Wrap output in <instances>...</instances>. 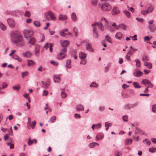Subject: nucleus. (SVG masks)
<instances>
[{"mask_svg":"<svg viewBox=\"0 0 156 156\" xmlns=\"http://www.w3.org/2000/svg\"><path fill=\"white\" fill-rule=\"evenodd\" d=\"M42 86L43 87L45 88H48V85L46 84V83L45 84L44 83V82L43 81H42Z\"/></svg>","mask_w":156,"mask_h":156,"instance_id":"nucleus-57","label":"nucleus"},{"mask_svg":"<svg viewBox=\"0 0 156 156\" xmlns=\"http://www.w3.org/2000/svg\"><path fill=\"white\" fill-rule=\"evenodd\" d=\"M0 27L3 31H4L6 29V26L2 22H0Z\"/></svg>","mask_w":156,"mask_h":156,"instance_id":"nucleus-30","label":"nucleus"},{"mask_svg":"<svg viewBox=\"0 0 156 156\" xmlns=\"http://www.w3.org/2000/svg\"><path fill=\"white\" fill-rule=\"evenodd\" d=\"M135 62L136 63V66L137 68H139L140 66V61L138 59H136L135 60Z\"/></svg>","mask_w":156,"mask_h":156,"instance_id":"nucleus-31","label":"nucleus"},{"mask_svg":"<svg viewBox=\"0 0 156 156\" xmlns=\"http://www.w3.org/2000/svg\"><path fill=\"white\" fill-rule=\"evenodd\" d=\"M8 86L7 84L5 82H4L2 83V88L3 89L6 87Z\"/></svg>","mask_w":156,"mask_h":156,"instance_id":"nucleus-52","label":"nucleus"},{"mask_svg":"<svg viewBox=\"0 0 156 156\" xmlns=\"http://www.w3.org/2000/svg\"><path fill=\"white\" fill-rule=\"evenodd\" d=\"M67 30L68 29H65L62 30L60 33V35L64 37H67L68 34L71 35V34L68 32Z\"/></svg>","mask_w":156,"mask_h":156,"instance_id":"nucleus-7","label":"nucleus"},{"mask_svg":"<svg viewBox=\"0 0 156 156\" xmlns=\"http://www.w3.org/2000/svg\"><path fill=\"white\" fill-rule=\"evenodd\" d=\"M115 154L116 156H121L122 155L121 153L118 151H116Z\"/></svg>","mask_w":156,"mask_h":156,"instance_id":"nucleus-56","label":"nucleus"},{"mask_svg":"<svg viewBox=\"0 0 156 156\" xmlns=\"http://www.w3.org/2000/svg\"><path fill=\"white\" fill-rule=\"evenodd\" d=\"M151 32H154L156 30V27L154 25H149L148 27Z\"/></svg>","mask_w":156,"mask_h":156,"instance_id":"nucleus-20","label":"nucleus"},{"mask_svg":"<svg viewBox=\"0 0 156 156\" xmlns=\"http://www.w3.org/2000/svg\"><path fill=\"white\" fill-rule=\"evenodd\" d=\"M34 24L37 27H39L40 25V23L37 21H35L34 22Z\"/></svg>","mask_w":156,"mask_h":156,"instance_id":"nucleus-48","label":"nucleus"},{"mask_svg":"<svg viewBox=\"0 0 156 156\" xmlns=\"http://www.w3.org/2000/svg\"><path fill=\"white\" fill-rule=\"evenodd\" d=\"M86 49L87 50L90 52H94V51L92 47V45L90 43H88L86 45Z\"/></svg>","mask_w":156,"mask_h":156,"instance_id":"nucleus-13","label":"nucleus"},{"mask_svg":"<svg viewBox=\"0 0 156 156\" xmlns=\"http://www.w3.org/2000/svg\"><path fill=\"white\" fill-rule=\"evenodd\" d=\"M33 140H31L29 138L28 140V144L29 145H30L33 143Z\"/></svg>","mask_w":156,"mask_h":156,"instance_id":"nucleus-63","label":"nucleus"},{"mask_svg":"<svg viewBox=\"0 0 156 156\" xmlns=\"http://www.w3.org/2000/svg\"><path fill=\"white\" fill-rule=\"evenodd\" d=\"M32 55L31 53L29 51H25L22 53V56L25 58H30Z\"/></svg>","mask_w":156,"mask_h":156,"instance_id":"nucleus-10","label":"nucleus"},{"mask_svg":"<svg viewBox=\"0 0 156 156\" xmlns=\"http://www.w3.org/2000/svg\"><path fill=\"white\" fill-rule=\"evenodd\" d=\"M40 49L38 47H36L35 49V55L37 56H39Z\"/></svg>","mask_w":156,"mask_h":156,"instance_id":"nucleus-38","label":"nucleus"},{"mask_svg":"<svg viewBox=\"0 0 156 156\" xmlns=\"http://www.w3.org/2000/svg\"><path fill=\"white\" fill-rule=\"evenodd\" d=\"M152 111L154 112H156V104L153 105L152 106Z\"/></svg>","mask_w":156,"mask_h":156,"instance_id":"nucleus-51","label":"nucleus"},{"mask_svg":"<svg viewBox=\"0 0 156 156\" xmlns=\"http://www.w3.org/2000/svg\"><path fill=\"white\" fill-rule=\"evenodd\" d=\"M153 7L152 6L149 7V9L146 11L147 13H149L151 12L153 10Z\"/></svg>","mask_w":156,"mask_h":156,"instance_id":"nucleus-45","label":"nucleus"},{"mask_svg":"<svg viewBox=\"0 0 156 156\" xmlns=\"http://www.w3.org/2000/svg\"><path fill=\"white\" fill-rule=\"evenodd\" d=\"M87 56V54L86 53L80 52L79 53V57L80 58L82 59H85Z\"/></svg>","mask_w":156,"mask_h":156,"instance_id":"nucleus-16","label":"nucleus"},{"mask_svg":"<svg viewBox=\"0 0 156 156\" xmlns=\"http://www.w3.org/2000/svg\"><path fill=\"white\" fill-rule=\"evenodd\" d=\"M48 94V91L47 90H44L43 91V95L47 96Z\"/></svg>","mask_w":156,"mask_h":156,"instance_id":"nucleus-60","label":"nucleus"},{"mask_svg":"<svg viewBox=\"0 0 156 156\" xmlns=\"http://www.w3.org/2000/svg\"><path fill=\"white\" fill-rule=\"evenodd\" d=\"M24 15L25 16H27L28 17H30L31 15L29 11H26Z\"/></svg>","mask_w":156,"mask_h":156,"instance_id":"nucleus-43","label":"nucleus"},{"mask_svg":"<svg viewBox=\"0 0 156 156\" xmlns=\"http://www.w3.org/2000/svg\"><path fill=\"white\" fill-rule=\"evenodd\" d=\"M123 36V35L120 32L117 33L115 35V37L119 39H121Z\"/></svg>","mask_w":156,"mask_h":156,"instance_id":"nucleus-18","label":"nucleus"},{"mask_svg":"<svg viewBox=\"0 0 156 156\" xmlns=\"http://www.w3.org/2000/svg\"><path fill=\"white\" fill-rule=\"evenodd\" d=\"M28 42L29 43L32 45H34L36 42L35 39L34 37H31L29 40Z\"/></svg>","mask_w":156,"mask_h":156,"instance_id":"nucleus-23","label":"nucleus"},{"mask_svg":"<svg viewBox=\"0 0 156 156\" xmlns=\"http://www.w3.org/2000/svg\"><path fill=\"white\" fill-rule=\"evenodd\" d=\"M133 84L134 87L136 88H140L141 87V86L139 85V83L137 82H133Z\"/></svg>","mask_w":156,"mask_h":156,"instance_id":"nucleus-32","label":"nucleus"},{"mask_svg":"<svg viewBox=\"0 0 156 156\" xmlns=\"http://www.w3.org/2000/svg\"><path fill=\"white\" fill-rule=\"evenodd\" d=\"M76 109L78 111H83L84 110V108L82 105H76Z\"/></svg>","mask_w":156,"mask_h":156,"instance_id":"nucleus-21","label":"nucleus"},{"mask_svg":"<svg viewBox=\"0 0 156 156\" xmlns=\"http://www.w3.org/2000/svg\"><path fill=\"white\" fill-rule=\"evenodd\" d=\"M20 88V86L18 84L12 87V89L18 91Z\"/></svg>","mask_w":156,"mask_h":156,"instance_id":"nucleus-40","label":"nucleus"},{"mask_svg":"<svg viewBox=\"0 0 156 156\" xmlns=\"http://www.w3.org/2000/svg\"><path fill=\"white\" fill-rule=\"evenodd\" d=\"M22 74V77L24 78L26 76H27L28 74V73L27 71H26L25 72H22L21 73Z\"/></svg>","mask_w":156,"mask_h":156,"instance_id":"nucleus-42","label":"nucleus"},{"mask_svg":"<svg viewBox=\"0 0 156 156\" xmlns=\"http://www.w3.org/2000/svg\"><path fill=\"white\" fill-rule=\"evenodd\" d=\"M112 13V15H115L120 13V10L118 7L115 6L113 7Z\"/></svg>","mask_w":156,"mask_h":156,"instance_id":"nucleus-8","label":"nucleus"},{"mask_svg":"<svg viewBox=\"0 0 156 156\" xmlns=\"http://www.w3.org/2000/svg\"><path fill=\"white\" fill-rule=\"evenodd\" d=\"M52 45L51 44L49 43H46L44 46V48L47 49L48 48H49V51L50 52L52 51L53 49L52 48Z\"/></svg>","mask_w":156,"mask_h":156,"instance_id":"nucleus-15","label":"nucleus"},{"mask_svg":"<svg viewBox=\"0 0 156 156\" xmlns=\"http://www.w3.org/2000/svg\"><path fill=\"white\" fill-rule=\"evenodd\" d=\"M143 74V73L140 70H138L136 72H134L133 74L134 76L139 77Z\"/></svg>","mask_w":156,"mask_h":156,"instance_id":"nucleus-17","label":"nucleus"},{"mask_svg":"<svg viewBox=\"0 0 156 156\" xmlns=\"http://www.w3.org/2000/svg\"><path fill=\"white\" fill-rule=\"evenodd\" d=\"M67 19V17L66 16L63 15H61L59 16V19L61 20H64Z\"/></svg>","mask_w":156,"mask_h":156,"instance_id":"nucleus-29","label":"nucleus"},{"mask_svg":"<svg viewBox=\"0 0 156 156\" xmlns=\"http://www.w3.org/2000/svg\"><path fill=\"white\" fill-rule=\"evenodd\" d=\"M7 21L9 26L13 28L14 27L15 23L14 20L13 19L11 18H9L7 20Z\"/></svg>","mask_w":156,"mask_h":156,"instance_id":"nucleus-9","label":"nucleus"},{"mask_svg":"<svg viewBox=\"0 0 156 156\" xmlns=\"http://www.w3.org/2000/svg\"><path fill=\"white\" fill-rule=\"evenodd\" d=\"M12 57L13 58L18 60L20 62H21L22 61V59L17 55L15 54Z\"/></svg>","mask_w":156,"mask_h":156,"instance_id":"nucleus-19","label":"nucleus"},{"mask_svg":"<svg viewBox=\"0 0 156 156\" xmlns=\"http://www.w3.org/2000/svg\"><path fill=\"white\" fill-rule=\"evenodd\" d=\"M72 19L74 22L76 21L77 19V17L75 12H73L71 15Z\"/></svg>","mask_w":156,"mask_h":156,"instance_id":"nucleus-22","label":"nucleus"},{"mask_svg":"<svg viewBox=\"0 0 156 156\" xmlns=\"http://www.w3.org/2000/svg\"><path fill=\"white\" fill-rule=\"evenodd\" d=\"M96 25H98L101 31H103L104 30V27L101 22H94L91 25L92 27H95Z\"/></svg>","mask_w":156,"mask_h":156,"instance_id":"nucleus-6","label":"nucleus"},{"mask_svg":"<svg viewBox=\"0 0 156 156\" xmlns=\"http://www.w3.org/2000/svg\"><path fill=\"white\" fill-rule=\"evenodd\" d=\"M98 86V84L96 83L93 82L90 85V87H96Z\"/></svg>","mask_w":156,"mask_h":156,"instance_id":"nucleus-44","label":"nucleus"},{"mask_svg":"<svg viewBox=\"0 0 156 156\" xmlns=\"http://www.w3.org/2000/svg\"><path fill=\"white\" fill-rule=\"evenodd\" d=\"M93 27V31L94 36L96 38H98L99 37V35L98 30H96L95 27Z\"/></svg>","mask_w":156,"mask_h":156,"instance_id":"nucleus-11","label":"nucleus"},{"mask_svg":"<svg viewBox=\"0 0 156 156\" xmlns=\"http://www.w3.org/2000/svg\"><path fill=\"white\" fill-rule=\"evenodd\" d=\"M60 42L62 46L64 48L60 50L59 54L57 55V58L58 59L62 60L66 56V47L68 46L70 42L67 40H61Z\"/></svg>","mask_w":156,"mask_h":156,"instance_id":"nucleus-1","label":"nucleus"},{"mask_svg":"<svg viewBox=\"0 0 156 156\" xmlns=\"http://www.w3.org/2000/svg\"><path fill=\"white\" fill-rule=\"evenodd\" d=\"M28 66H32L35 64V63L33 61L31 60H27Z\"/></svg>","mask_w":156,"mask_h":156,"instance_id":"nucleus-37","label":"nucleus"},{"mask_svg":"<svg viewBox=\"0 0 156 156\" xmlns=\"http://www.w3.org/2000/svg\"><path fill=\"white\" fill-rule=\"evenodd\" d=\"M129 48V50L127 52V54H128V55H129V56H130L132 55V54L135 51H136V49L134 48H133L132 46L130 47Z\"/></svg>","mask_w":156,"mask_h":156,"instance_id":"nucleus-14","label":"nucleus"},{"mask_svg":"<svg viewBox=\"0 0 156 156\" xmlns=\"http://www.w3.org/2000/svg\"><path fill=\"white\" fill-rule=\"evenodd\" d=\"M95 125V127L97 129L100 128L101 126V124L100 123Z\"/></svg>","mask_w":156,"mask_h":156,"instance_id":"nucleus-64","label":"nucleus"},{"mask_svg":"<svg viewBox=\"0 0 156 156\" xmlns=\"http://www.w3.org/2000/svg\"><path fill=\"white\" fill-rule=\"evenodd\" d=\"M61 97L63 98H65L67 96V94L65 93L64 90H62L61 93Z\"/></svg>","mask_w":156,"mask_h":156,"instance_id":"nucleus-41","label":"nucleus"},{"mask_svg":"<svg viewBox=\"0 0 156 156\" xmlns=\"http://www.w3.org/2000/svg\"><path fill=\"white\" fill-rule=\"evenodd\" d=\"M36 124V122L35 121H34L33 122L32 124L31 125L28 124L27 127L28 129H30V127H32L33 129H34V128Z\"/></svg>","mask_w":156,"mask_h":156,"instance_id":"nucleus-34","label":"nucleus"},{"mask_svg":"<svg viewBox=\"0 0 156 156\" xmlns=\"http://www.w3.org/2000/svg\"><path fill=\"white\" fill-rule=\"evenodd\" d=\"M136 20H137L138 21L142 23L143 21V19L142 18H136Z\"/></svg>","mask_w":156,"mask_h":156,"instance_id":"nucleus-62","label":"nucleus"},{"mask_svg":"<svg viewBox=\"0 0 156 156\" xmlns=\"http://www.w3.org/2000/svg\"><path fill=\"white\" fill-rule=\"evenodd\" d=\"M145 66H147L148 68L151 69L152 68V65L151 63L145 62L144 64Z\"/></svg>","mask_w":156,"mask_h":156,"instance_id":"nucleus-24","label":"nucleus"},{"mask_svg":"<svg viewBox=\"0 0 156 156\" xmlns=\"http://www.w3.org/2000/svg\"><path fill=\"white\" fill-rule=\"evenodd\" d=\"M122 118L123 121L125 122L127 121V116L124 115L122 116Z\"/></svg>","mask_w":156,"mask_h":156,"instance_id":"nucleus-61","label":"nucleus"},{"mask_svg":"<svg viewBox=\"0 0 156 156\" xmlns=\"http://www.w3.org/2000/svg\"><path fill=\"white\" fill-rule=\"evenodd\" d=\"M119 28H121L123 30H125L126 29V27L125 25L123 24H121L118 27H116V29L118 30Z\"/></svg>","mask_w":156,"mask_h":156,"instance_id":"nucleus-25","label":"nucleus"},{"mask_svg":"<svg viewBox=\"0 0 156 156\" xmlns=\"http://www.w3.org/2000/svg\"><path fill=\"white\" fill-rule=\"evenodd\" d=\"M71 61L70 60H68L66 62V66L68 68H70L71 67Z\"/></svg>","mask_w":156,"mask_h":156,"instance_id":"nucleus-33","label":"nucleus"},{"mask_svg":"<svg viewBox=\"0 0 156 156\" xmlns=\"http://www.w3.org/2000/svg\"><path fill=\"white\" fill-rule=\"evenodd\" d=\"M112 124L111 123L109 124L108 122H105V126L106 127V130H108V129L109 126H111Z\"/></svg>","mask_w":156,"mask_h":156,"instance_id":"nucleus-46","label":"nucleus"},{"mask_svg":"<svg viewBox=\"0 0 156 156\" xmlns=\"http://www.w3.org/2000/svg\"><path fill=\"white\" fill-rule=\"evenodd\" d=\"M87 63V61L85 60H81L80 62V64L83 65H85Z\"/></svg>","mask_w":156,"mask_h":156,"instance_id":"nucleus-59","label":"nucleus"},{"mask_svg":"<svg viewBox=\"0 0 156 156\" xmlns=\"http://www.w3.org/2000/svg\"><path fill=\"white\" fill-rule=\"evenodd\" d=\"M142 60L144 62H146L149 61V59L147 57L146 55H144L143 57Z\"/></svg>","mask_w":156,"mask_h":156,"instance_id":"nucleus-39","label":"nucleus"},{"mask_svg":"<svg viewBox=\"0 0 156 156\" xmlns=\"http://www.w3.org/2000/svg\"><path fill=\"white\" fill-rule=\"evenodd\" d=\"M23 96L24 97H25L26 98H27L28 100V101L29 102H30V99L29 98V96L28 94H25L23 95Z\"/></svg>","mask_w":156,"mask_h":156,"instance_id":"nucleus-58","label":"nucleus"},{"mask_svg":"<svg viewBox=\"0 0 156 156\" xmlns=\"http://www.w3.org/2000/svg\"><path fill=\"white\" fill-rule=\"evenodd\" d=\"M23 33L25 38H27L33 35L34 33L32 30L25 29L23 31Z\"/></svg>","mask_w":156,"mask_h":156,"instance_id":"nucleus-4","label":"nucleus"},{"mask_svg":"<svg viewBox=\"0 0 156 156\" xmlns=\"http://www.w3.org/2000/svg\"><path fill=\"white\" fill-rule=\"evenodd\" d=\"M150 81L147 79H144L142 80V83L146 86L147 85H148V84L150 83Z\"/></svg>","mask_w":156,"mask_h":156,"instance_id":"nucleus-28","label":"nucleus"},{"mask_svg":"<svg viewBox=\"0 0 156 156\" xmlns=\"http://www.w3.org/2000/svg\"><path fill=\"white\" fill-rule=\"evenodd\" d=\"M103 137V135L101 133L98 134L96 136V139L97 140L102 138Z\"/></svg>","mask_w":156,"mask_h":156,"instance_id":"nucleus-27","label":"nucleus"},{"mask_svg":"<svg viewBox=\"0 0 156 156\" xmlns=\"http://www.w3.org/2000/svg\"><path fill=\"white\" fill-rule=\"evenodd\" d=\"M98 2V0H91V3L92 6L96 7L97 6Z\"/></svg>","mask_w":156,"mask_h":156,"instance_id":"nucleus-26","label":"nucleus"},{"mask_svg":"<svg viewBox=\"0 0 156 156\" xmlns=\"http://www.w3.org/2000/svg\"><path fill=\"white\" fill-rule=\"evenodd\" d=\"M149 151L151 152H154L156 151V148L154 147L150 148L149 149Z\"/></svg>","mask_w":156,"mask_h":156,"instance_id":"nucleus-50","label":"nucleus"},{"mask_svg":"<svg viewBox=\"0 0 156 156\" xmlns=\"http://www.w3.org/2000/svg\"><path fill=\"white\" fill-rule=\"evenodd\" d=\"M143 142L144 143H145L146 144H147V145H149L151 144L150 142H149L148 141V140L147 139H146L144 140H143Z\"/></svg>","mask_w":156,"mask_h":156,"instance_id":"nucleus-55","label":"nucleus"},{"mask_svg":"<svg viewBox=\"0 0 156 156\" xmlns=\"http://www.w3.org/2000/svg\"><path fill=\"white\" fill-rule=\"evenodd\" d=\"M56 119V116H54L52 117L50 121L52 123L54 122L55 121Z\"/></svg>","mask_w":156,"mask_h":156,"instance_id":"nucleus-53","label":"nucleus"},{"mask_svg":"<svg viewBox=\"0 0 156 156\" xmlns=\"http://www.w3.org/2000/svg\"><path fill=\"white\" fill-rule=\"evenodd\" d=\"M53 79L55 82L58 83H59L60 80V75H54Z\"/></svg>","mask_w":156,"mask_h":156,"instance_id":"nucleus-12","label":"nucleus"},{"mask_svg":"<svg viewBox=\"0 0 156 156\" xmlns=\"http://www.w3.org/2000/svg\"><path fill=\"white\" fill-rule=\"evenodd\" d=\"M101 21L103 22H104L106 23V24H105V26H108V20L106 19L105 18L102 17L101 19Z\"/></svg>","mask_w":156,"mask_h":156,"instance_id":"nucleus-36","label":"nucleus"},{"mask_svg":"<svg viewBox=\"0 0 156 156\" xmlns=\"http://www.w3.org/2000/svg\"><path fill=\"white\" fill-rule=\"evenodd\" d=\"M11 39L12 42L19 46H23L25 45L23 36L17 33L13 32L11 33Z\"/></svg>","mask_w":156,"mask_h":156,"instance_id":"nucleus-2","label":"nucleus"},{"mask_svg":"<svg viewBox=\"0 0 156 156\" xmlns=\"http://www.w3.org/2000/svg\"><path fill=\"white\" fill-rule=\"evenodd\" d=\"M50 62L51 64H52L54 66H57L58 64V63L57 62L55 61H51Z\"/></svg>","mask_w":156,"mask_h":156,"instance_id":"nucleus-54","label":"nucleus"},{"mask_svg":"<svg viewBox=\"0 0 156 156\" xmlns=\"http://www.w3.org/2000/svg\"><path fill=\"white\" fill-rule=\"evenodd\" d=\"M105 38L106 39V40L108 41L110 43H112L111 37H109L108 35L106 36L105 37Z\"/></svg>","mask_w":156,"mask_h":156,"instance_id":"nucleus-47","label":"nucleus"},{"mask_svg":"<svg viewBox=\"0 0 156 156\" xmlns=\"http://www.w3.org/2000/svg\"><path fill=\"white\" fill-rule=\"evenodd\" d=\"M96 145H99V144L98 143L96 142H93V143L90 144H89V147L91 148H93L95 147Z\"/></svg>","mask_w":156,"mask_h":156,"instance_id":"nucleus-35","label":"nucleus"},{"mask_svg":"<svg viewBox=\"0 0 156 156\" xmlns=\"http://www.w3.org/2000/svg\"><path fill=\"white\" fill-rule=\"evenodd\" d=\"M112 7L111 5L108 3H103L101 6V9L103 11H108L111 10Z\"/></svg>","mask_w":156,"mask_h":156,"instance_id":"nucleus-3","label":"nucleus"},{"mask_svg":"<svg viewBox=\"0 0 156 156\" xmlns=\"http://www.w3.org/2000/svg\"><path fill=\"white\" fill-rule=\"evenodd\" d=\"M73 31L75 33V36H77L78 35L77 29L75 27L73 28Z\"/></svg>","mask_w":156,"mask_h":156,"instance_id":"nucleus-49","label":"nucleus"},{"mask_svg":"<svg viewBox=\"0 0 156 156\" xmlns=\"http://www.w3.org/2000/svg\"><path fill=\"white\" fill-rule=\"evenodd\" d=\"M49 16L51 20H55V17L53 13L51 11H49L45 14V17L48 20H49V19L48 17Z\"/></svg>","mask_w":156,"mask_h":156,"instance_id":"nucleus-5","label":"nucleus"}]
</instances>
